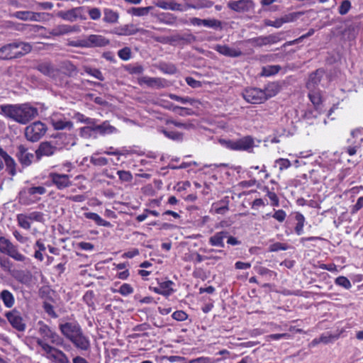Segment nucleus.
<instances>
[{
	"label": "nucleus",
	"mask_w": 363,
	"mask_h": 363,
	"mask_svg": "<svg viewBox=\"0 0 363 363\" xmlns=\"http://www.w3.org/2000/svg\"><path fill=\"white\" fill-rule=\"evenodd\" d=\"M0 113L5 117L20 123L26 124L38 115L36 108L28 104L0 105Z\"/></svg>",
	"instance_id": "f257e3e1"
},
{
	"label": "nucleus",
	"mask_w": 363,
	"mask_h": 363,
	"mask_svg": "<svg viewBox=\"0 0 363 363\" xmlns=\"http://www.w3.org/2000/svg\"><path fill=\"white\" fill-rule=\"evenodd\" d=\"M38 332L43 338V340L44 342L49 340L52 344L56 346H60L65 349L66 348L67 345L64 339L43 321L40 320L38 322Z\"/></svg>",
	"instance_id": "f03ea898"
},
{
	"label": "nucleus",
	"mask_w": 363,
	"mask_h": 363,
	"mask_svg": "<svg viewBox=\"0 0 363 363\" xmlns=\"http://www.w3.org/2000/svg\"><path fill=\"white\" fill-rule=\"evenodd\" d=\"M220 143L226 148L236 151H247L254 146L251 136H245L238 140H220Z\"/></svg>",
	"instance_id": "7ed1b4c3"
},
{
	"label": "nucleus",
	"mask_w": 363,
	"mask_h": 363,
	"mask_svg": "<svg viewBox=\"0 0 363 363\" xmlns=\"http://www.w3.org/2000/svg\"><path fill=\"white\" fill-rule=\"evenodd\" d=\"M36 342L48 354V357L53 359L55 363H70L69 358L62 351L44 342L43 339L38 338Z\"/></svg>",
	"instance_id": "20e7f679"
},
{
	"label": "nucleus",
	"mask_w": 363,
	"mask_h": 363,
	"mask_svg": "<svg viewBox=\"0 0 363 363\" xmlns=\"http://www.w3.org/2000/svg\"><path fill=\"white\" fill-rule=\"evenodd\" d=\"M110 43L108 39L101 35H89L82 40L72 42L70 45L74 47L95 48L105 47Z\"/></svg>",
	"instance_id": "39448f33"
},
{
	"label": "nucleus",
	"mask_w": 363,
	"mask_h": 363,
	"mask_svg": "<svg viewBox=\"0 0 363 363\" xmlns=\"http://www.w3.org/2000/svg\"><path fill=\"white\" fill-rule=\"evenodd\" d=\"M0 252L7 255L16 261L25 262L28 259L18 251L17 246L4 236L0 237Z\"/></svg>",
	"instance_id": "423d86ee"
},
{
	"label": "nucleus",
	"mask_w": 363,
	"mask_h": 363,
	"mask_svg": "<svg viewBox=\"0 0 363 363\" xmlns=\"http://www.w3.org/2000/svg\"><path fill=\"white\" fill-rule=\"evenodd\" d=\"M242 96L246 101L250 104H261L273 96V94H266L261 89L250 87L245 89Z\"/></svg>",
	"instance_id": "0eeeda50"
},
{
	"label": "nucleus",
	"mask_w": 363,
	"mask_h": 363,
	"mask_svg": "<svg viewBox=\"0 0 363 363\" xmlns=\"http://www.w3.org/2000/svg\"><path fill=\"white\" fill-rule=\"evenodd\" d=\"M46 125L40 122L35 121L25 128L26 138L33 143L38 141L46 133Z\"/></svg>",
	"instance_id": "6e6552de"
},
{
	"label": "nucleus",
	"mask_w": 363,
	"mask_h": 363,
	"mask_svg": "<svg viewBox=\"0 0 363 363\" xmlns=\"http://www.w3.org/2000/svg\"><path fill=\"white\" fill-rule=\"evenodd\" d=\"M61 333L69 341L79 334L82 329L77 323L67 322L59 325Z\"/></svg>",
	"instance_id": "1a4fd4ad"
},
{
	"label": "nucleus",
	"mask_w": 363,
	"mask_h": 363,
	"mask_svg": "<svg viewBox=\"0 0 363 363\" xmlns=\"http://www.w3.org/2000/svg\"><path fill=\"white\" fill-rule=\"evenodd\" d=\"M281 33H274L269 35H262L249 39L247 41L257 47H262L264 45L275 44L281 40Z\"/></svg>",
	"instance_id": "9d476101"
},
{
	"label": "nucleus",
	"mask_w": 363,
	"mask_h": 363,
	"mask_svg": "<svg viewBox=\"0 0 363 363\" xmlns=\"http://www.w3.org/2000/svg\"><path fill=\"white\" fill-rule=\"evenodd\" d=\"M6 317L13 328L18 331L23 332L26 330V325L23 321L20 313L13 309L6 313Z\"/></svg>",
	"instance_id": "9b49d317"
},
{
	"label": "nucleus",
	"mask_w": 363,
	"mask_h": 363,
	"mask_svg": "<svg viewBox=\"0 0 363 363\" xmlns=\"http://www.w3.org/2000/svg\"><path fill=\"white\" fill-rule=\"evenodd\" d=\"M48 177L58 189H64L72 185L70 176L68 174L51 172Z\"/></svg>",
	"instance_id": "f8f14e48"
},
{
	"label": "nucleus",
	"mask_w": 363,
	"mask_h": 363,
	"mask_svg": "<svg viewBox=\"0 0 363 363\" xmlns=\"http://www.w3.org/2000/svg\"><path fill=\"white\" fill-rule=\"evenodd\" d=\"M72 140L71 135L66 133H57L55 135L54 139L50 140L57 152L61 151L67 148Z\"/></svg>",
	"instance_id": "ddd939ff"
},
{
	"label": "nucleus",
	"mask_w": 363,
	"mask_h": 363,
	"mask_svg": "<svg viewBox=\"0 0 363 363\" xmlns=\"http://www.w3.org/2000/svg\"><path fill=\"white\" fill-rule=\"evenodd\" d=\"M57 151L54 148L50 141L41 142L35 150V157L38 161H40L43 157H52Z\"/></svg>",
	"instance_id": "4468645a"
},
{
	"label": "nucleus",
	"mask_w": 363,
	"mask_h": 363,
	"mask_svg": "<svg viewBox=\"0 0 363 363\" xmlns=\"http://www.w3.org/2000/svg\"><path fill=\"white\" fill-rule=\"evenodd\" d=\"M16 157L23 167H28L33 162L34 155L29 152L24 145H20L17 147Z\"/></svg>",
	"instance_id": "2eb2a0df"
},
{
	"label": "nucleus",
	"mask_w": 363,
	"mask_h": 363,
	"mask_svg": "<svg viewBox=\"0 0 363 363\" xmlns=\"http://www.w3.org/2000/svg\"><path fill=\"white\" fill-rule=\"evenodd\" d=\"M84 7H76L66 11H60L57 16L65 21L74 22L78 18L83 19Z\"/></svg>",
	"instance_id": "dca6fc26"
},
{
	"label": "nucleus",
	"mask_w": 363,
	"mask_h": 363,
	"mask_svg": "<svg viewBox=\"0 0 363 363\" xmlns=\"http://www.w3.org/2000/svg\"><path fill=\"white\" fill-rule=\"evenodd\" d=\"M17 45L15 42L6 44L0 48V60H9L17 58Z\"/></svg>",
	"instance_id": "f3484780"
},
{
	"label": "nucleus",
	"mask_w": 363,
	"mask_h": 363,
	"mask_svg": "<svg viewBox=\"0 0 363 363\" xmlns=\"http://www.w3.org/2000/svg\"><path fill=\"white\" fill-rule=\"evenodd\" d=\"M36 69L43 74L48 76L50 78L55 79L60 73L57 67H55L50 62H43L36 66Z\"/></svg>",
	"instance_id": "a211bd4d"
},
{
	"label": "nucleus",
	"mask_w": 363,
	"mask_h": 363,
	"mask_svg": "<svg viewBox=\"0 0 363 363\" xmlns=\"http://www.w3.org/2000/svg\"><path fill=\"white\" fill-rule=\"evenodd\" d=\"M213 49L222 55L229 57H238L243 55L239 48H230L227 45H216Z\"/></svg>",
	"instance_id": "6ab92c4d"
},
{
	"label": "nucleus",
	"mask_w": 363,
	"mask_h": 363,
	"mask_svg": "<svg viewBox=\"0 0 363 363\" xmlns=\"http://www.w3.org/2000/svg\"><path fill=\"white\" fill-rule=\"evenodd\" d=\"M228 7L236 12H245L253 7V2L252 0L230 1L228 3Z\"/></svg>",
	"instance_id": "aec40b11"
},
{
	"label": "nucleus",
	"mask_w": 363,
	"mask_h": 363,
	"mask_svg": "<svg viewBox=\"0 0 363 363\" xmlns=\"http://www.w3.org/2000/svg\"><path fill=\"white\" fill-rule=\"evenodd\" d=\"M70 342L77 349L82 351H88L91 347L90 340L89 337L84 334L83 330Z\"/></svg>",
	"instance_id": "412c9836"
},
{
	"label": "nucleus",
	"mask_w": 363,
	"mask_h": 363,
	"mask_svg": "<svg viewBox=\"0 0 363 363\" xmlns=\"http://www.w3.org/2000/svg\"><path fill=\"white\" fill-rule=\"evenodd\" d=\"M79 27L77 26L59 25L49 30L52 36H60L65 34L78 32Z\"/></svg>",
	"instance_id": "4be33fe9"
},
{
	"label": "nucleus",
	"mask_w": 363,
	"mask_h": 363,
	"mask_svg": "<svg viewBox=\"0 0 363 363\" xmlns=\"http://www.w3.org/2000/svg\"><path fill=\"white\" fill-rule=\"evenodd\" d=\"M140 83H144L151 88L161 89L167 86V81L162 78L143 77L140 79Z\"/></svg>",
	"instance_id": "5701e85b"
},
{
	"label": "nucleus",
	"mask_w": 363,
	"mask_h": 363,
	"mask_svg": "<svg viewBox=\"0 0 363 363\" xmlns=\"http://www.w3.org/2000/svg\"><path fill=\"white\" fill-rule=\"evenodd\" d=\"M43 14L29 11H20L15 12L13 16L22 21H39L40 16Z\"/></svg>",
	"instance_id": "b1692460"
},
{
	"label": "nucleus",
	"mask_w": 363,
	"mask_h": 363,
	"mask_svg": "<svg viewBox=\"0 0 363 363\" xmlns=\"http://www.w3.org/2000/svg\"><path fill=\"white\" fill-rule=\"evenodd\" d=\"M58 69L60 72L69 77H74L77 74L76 66L69 61L62 62Z\"/></svg>",
	"instance_id": "393cba45"
},
{
	"label": "nucleus",
	"mask_w": 363,
	"mask_h": 363,
	"mask_svg": "<svg viewBox=\"0 0 363 363\" xmlns=\"http://www.w3.org/2000/svg\"><path fill=\"white\" fill-rule=\"evenodd\" d=\"M228 233L225 230L216 233L213 236L209 238V243L212 246L224 247V239L228 238Z\"/></svg>",
	"instance_id": "a878e982"
},
{
	"label": "nucleus",
	"mask_w": 363,
	"mask_h": 363,
	"mask_svg": "<svg viewBox=\"0 0 363 363\" xmlns=\"http://www.w3.org/2000/svg\"><path fill=\"white\" fill-rule=\"evenodd\" d=\"M155 5L163 9L180 11H183L182 5L176 2L174 0H159L155 3Z\"/></svg>",
	"instance_id": "bb28decb"
},
{
	"label": "nucleus",
	"mask_w": 363,
	"mask_h": 363,
	"mask_svg": "<svg viewBox=\"0 0 363 363\" xmlns=\"http://www.w3.org/2000/svg\"><path fill=\"white\" fill-rule=\"evenodd\" d=\"M94 131H98L100 134H111L116 132V128L111 125L109 122L106 121L100 125H95L93 126Z\"/></svg>",
	"instance_id": "cd10ccee"
},
{
	"label": "nucleus",
	"mask_w": 363,
	"mask_h": 363,
	"mask_svg": "<svg viewBox=\"0 0 363 363\" xmlns=\"http://www.w3.org/2000/svg\"><path fill=\"white\" fill-rule=\"evenodd\" d=\"M323 75V71L321 69H317L315 72L310 74L308 82L307 83V87L309 89H313L318 85Z\"/></svg>",
	"instance_id": "c85d7f7f"
},
{
	"label": "nucleus",
	"mask_w": 363,
	"mask_h": 363,
	"mask_svg": "<svg viewBox=\"0 0 363 363\" xmlns=\"http://www.w3.org/2000/svg\"><path fill=\"white\" fill-rule=\"evenodd\" d=\"M14 278L21 284H29L32 281V274L28 270H18L15 272Z\"/></svg>",
	"instance_id": "c756f323"
},
{
	"label": "nucleus",
	"mask_w": 363,
	"mask_h": 363,
	"mask_svg": "<svg viewBox=\"0 0 363 363\" xmlns=\"http://www.w3.org/2000/svg\"><path fill=\"white\" fill-rule=\"evenodd\" d=\"M0 298L6 308H10L14 305V296L9 290H3L0 294Z\"/></svg>",
	"instance_id": "7c9ffc66"
},
{
	"label": "nucleus",
	"mask_w": 363,
	"mask_h": 363,
	"mask_svg": "<svg viewBox=\"0 0 363 363\" xmlns=\"http://www.w3.org/2000/svg\"><path fill=\"white\" fill-rule=\"evenodd\" d=\"M140 29L138 28L135 25L133 24H128L124 25L123 26L119 27L117 28L116 33L118 35H130L135 34L136 33L139 32Z\"/></svg>",
	"instance_id": "2f4dec72"
},
{
	"label": "nucleus",
	"mask_w": 363,
	"mask_h": 363,
	"mask_svg": "<svg viewBox=\"0 0 363 363\" xmlns=\"http://www.w3.org/2000/svg\"><path fill=\"white\" fill-rule=\"evenodd\" d=\"M84 215L86 218L95 221L98 225L104 227H109L111 225V223L108 221L104 220L99 215L96 213L87 212L84 213Z\"/></svg>",
	"instance_id": "473e14b6"
},
{
	"label": "nucleus",
	"mask_w": 363,
	"mask_h": 363,
	"mask_svg": "<svg viewBox=\"0 0 363 363\" xmlns=\"http://www.w3.org/2000/svg\"><path fill=\"white\" fill-rule=\"evenodd\" d=\"M52 125L55 130H71L73 128V123L70 121H66V120H62V119H57L52 120Z\"/></svg>",
	"instance_id": "72a5a7b5"
},
{
	"label": "nucleus",
	"mask_w": 363,
	"mask_h": 363,
	"mask_svg": "<svg viewBox=\"0 0 363 363\" xmlns=\"http://www.w3.org/2000/svg\"><path fill=\"white\" fill-rule=\"evenodd\" d=\"M17 45V58L21 57L26 54L29 53L32 50V46L28 43L21 41H15Z\"/></svg>",
	"instance_id": "f704fd0d"
},
{
	"label": "nucleus",
	"mask_w": 363,
	"mask_h": 363,
	"mask_svg": "<svg viewBox=\"0 0 363 363\" xmlns=\"http://www.w3.org/2000/svg\"><path fill=\"white\" fill-rule=\"evenodd\" d=\"M152 9V6L133 7L128 11V13L135 16H147Z\"/></svg>",
	"instance_id": "c9c22d12"
},
{
	"label": "nucleus",
	"mask_w": 363,
	"mask_h": 363,
	"mask_svg": "<svg viewBox=\"0 0 363 363\" xmlns=\"http://www.w3.org/2000/svg\"><path fill=\"white\" fill-rule=\"evenodd\" d=\"M104 12V16L103 18L104 21L108 23H114L118 21V13H116L109 9H105Z\"/></svg>",
	"instance_id": "e433bc0d"
},
{
	"label": "nucleus",
	"mask_w": 363,
	"mask_h": 363,
	"mask_svg": "<svg viewBox=\"0 0 363 363\" xmlns=\"http://www.w3.org/2000/svg\"><path fill=\"white\" fill-rule=\"evenodd\" d=\"M173 282L172 281H166L159 284L160 289L161 291V295L164 296H169L171 295L174 290L172 288L173 285Z\"/></svg>",
	"instance_id": "4c0bfd02"
},
{
	"label": "nucleus",
	"mask_w": 363,
	"mask_h": 363,
	"mask_svg": "<svg viewBox=\"0 0 363 363\" xmlns=\"http://www.w3.org/2000/svg\"><path fill=\"white\" fill-rule=\"evenodd\" d=\"M295 219L297 221L296 225L295 227V232L297 235H300L303 233V231L305 218L303 214L297 212L295 214Z\"/></svg>",
	"instance_id": "58836bf2"
},
{
	"label": "nucleus",
	"mask_w": 363,
	"mask_h": 363,
	"mask_svg": "<svg viewBox=\"0 0 363 363\" xmlns=\"http://www.w3.org/2000/svg\"><path fill=\"white\" fill-rule=\"evenodd\" d=\"M16 220L18 225L22 228L26 230L30 229L31 224L30 222L27 218L26 213L18 214Z\"/></svg>",
	"instance_id": "ea45409f"
},
{
	"label": "nucleus",
	"mask_w": 363,
	"mask_h": 363,
	"mask_svg": "<svg viewBox=\"0 0 363 363\" xmlns=\"http://www.w3.org/2000/svg\"><path fill=\"white\" fill-rule=\"evenodd\" d=\"M26 216L30 223L33 221L43 223L44 221V214L42 212L33 211L26 213Z\"/></svg>",
	"instance_id": "a19ab883"
},
{
	"label": "nucleus",
	"mask_w": 363,
	"mask_h": 363,
	"mask_svg": "<svg viewBox=\"0 0 363 363\" xmlns=\"http://www.w3.org/2000/svg\"><path fill=\"white\" fill-rule=\"evenodd\" d=\"M6 171L11 176H15L16 174V163L15 160L11 157L10 158H7L6 160L4 161Z\"/></svg>",
	"instance_id": "79ce46f5"
},
{
	"label": "nucleus",
	"mask_w": 363,
	"mask_h": 363,
	"mask_svg": "<svg viewBox=\"0 0 363 363\" xmlns=\"http://www.w3.org/2000/svg\"><path fill=\"white\" fill-rule=\"evenodd\" d=\"M281 67L279 65H269L262 68V74L269 77L278 73Z\"/></svg>",
	"instance_id": "37998d69"
},
{
	"label": "nucleus",
	"mask_w": 363,
	"mask_h": 363,
	"mask_svg": "<svg viewBox=\"0 0 363 363\" xmlns=\"http://www.w3.org/2000/svg\"><path fill=\"white\" fill-rule=\"evenodd\" d=\"M84 71L88 74L93 76L94 78H96L100 81L104 80V77L102 72L98 69L86 67L84 68Z\"/></svg>",
	"instance_id": "c03bdc74"
},
{
	"label": "nucleus",
	"mask_w": 363,
	"mask_h": 363,
	"mask_svg": "<svg viewBox=\"0 0 363 363\" xmlns=\"http://www.w3.org/2000/svg\"><path fill=\"white\" fill-rule=\"evenodd\" d=\"M158 19L160 22L167 25H173L176 21V18L171 13H163Z\"/></svg>",
	"instance_id": "a18cd8bd"
},
{
	"label": "nucleus",
	"mask_w": 363,
	"mask_h": 363,
	"mask_svg": "<svg viewBox=\"0 0 363 363\" xmlns=\"http://www.w3.org/2000/svg\"><path fill=\"white\" fill-rule=\"evenodd\" d=\"M203 26L212 28H221V21L217 19H203Z\"/></svg>",
	"instance_id": "49530a36"
},
{
	"label": "nucleus",
	"mask_w": 363,
	"mask_h": 363,
	"mask_svg": "<svg viewBox=\"0 0 363 363\" xmlns=\"http://www.w3.org/2000/svg\"><path fill=\"white\" fill-rule=\"evenodd\" d=\"M335 284L342 286L346 289H349L352 287V284L350 281L345 277L340 276L335 279Z\"/></svg>",
	"instance_id": "de8ad7c7"
},
{
	"label": "nucleus",
	"mask_w": 363,
	"mask_h": 363,
	"mask_svg": "<svg viewBox=\"0 0 363 363\" xmlns=\"http://www.w3.org/2000/svg\"><path fill=\"white\" fill-rule=\"evenodd\" d=\"M220 361V359H213L209 357H200L191 359L189 363H217Z\"/></svg>",
	"instance_id": "09e8293b"
},
{
	"label": "nucleus",
	"mask_w": 363,
	"mask_h": 363,
	"mask_svg": "<svg viewBox=\"0 0 363 363\" xmlns=\"http://www.w3.org/2000/svg\"><path fill=\"white\" fill-rule=\"evenodd\" d=\"M126 70L131 74H141L143 71V67L141 65H129L125 67Z\"/></svg>",
	"instance_id": "8fccbe9b"
},
{
	"label": "nucleus",
	"mask_w": 363,
	"mask_h": 363,
	"mask_svg": "<svg viewBox=\"0 0 363 363\" xmlns=\"http://www.w3.org/2000/svg\"><path fill=\"white\" fill-rule=\"evenodd\" d=\"M162 133L168 138L173 140L180 141L182 140V134L177 131H168L167 130H162Z\"/></svg>",
	"instance_id": "3c124183"
},
{
	"label": "nucleus",
	"mask_w": 363,
	"mask_h": 363,
	"mask_svg": "<svg viewBox=\"0 0 363 363\" xmlns=\"http://www.w3.org/2000/svg\"><path fill=\"white\" fill-rule=\"evenodd\" d=\"M117 174L123 182H130L133 180V175L129 171L118 170Z\"/></svg>",
	"instance_id": "603ef678"
},
{
	"label": "nucleus",
	"mask_w": 363,
	"mask_h": 363,
	"mask_svg": "<svg viewBox=\"0 0 363 363\" xmlns=\"http://www.w3.org/2000/svg\"><path fill=\"white\" fill-rule=\"evenodd\" d=\"M299 15H300L299 13L293 12V13H290L285 14V15L282 16L281 17L282 24L295 21Z\"/></svg>",
	"instance_id": "864d4df0"
},
{
	"label": "nucleus",
	"mask_w": 363,
	"mask_h": 363,
	"mask_svg": "<svg viewBox=\"0 0 363 363\" xmlns=\"http://www.w3.org/2000/svg\"><path fill=\"white\" fill-rule=\"evenodd\" d=\"M350 9V1L349 0H344L338 8V12L340 15H345L348 13Z\"/></svg>",
	"instance_id": "5fc2aeb1"
},
{
	"label": "nucleus",
	"mask_w": 363,
	"mask_h": 363,
	"mask_svg": "<svg viewBox=\"0 0 363 363\" xmlns=\"http://www.w3.org/2000/svg\"><path fill=\"white\" fill-rule=\"evenodd\" d=\"M43 307L45 312L50 317L53 318H57L58 317L57 314L54 310V307L50 303L48 302H44Z\"/></svg>",
	"instance_id": "6e6d98bb"
},
{
	"label": "nucleus",
	"mask_w": 363,
	"mask_h": 363,
	"mask_svg": "<svg viewBox=\"0 0 363 363\" xmlns=\"http://www.w3.org/2000/svg\"><path fill=\"white\" fill-rule=\"evenodd\" d=\"M289 249V245L286 243L275 242L269 246L270 252H277L279 250H286Z\"/></svg>",
	"instance_id": "4d7b16f0"
},
{
	"label": "nucleus",
	"mask_w": 363,
	"mask_h": 363,
	"mask_svg": "<svg viewBox=\"0 0 363 363\" xmlns=\"http://www.w3.org/2000/svg\"><path fill=\"white\" fill-rule=\"evenodd\" d=\"M212 6L213 2L208 0H201L196 5L188 4V7L192 9L210 8Z\"/></svg>",
	"instance_id": "13d9d810"
},
{
	"label": "nucleus",
	"mask_w": 363,
	"mask_h": 363,
	"mask_svg": "<svg viewBox=\"0 0 363 363\" xmlns=\"http://www.w3.org/2000/svg\"><path fill=\"white\" fill-rule=\"evenodd\" d=\"M118 55L123 60H128L131 57V50L125 47L118 52Z\"/></svg>",
	"instance_id": "bf43d9fd"
},
{
	"label": "nucleus",
	"mask_w": 363,
	"mask_h": 363,
	"mask_svg": "<svg viewBox=\"0 0 363 363\" xmlns=\"http://www.w3.org/2000/svg\"><path fill=\"white\" fill-rule=\"evenodd\" d=\"M118 292L122 295V296H128L129 294H131L132 293H133V287L129 284H123L119 290H118Z\"/></svg>",
	"instance_id": "052dcab7"
},
{
	"label": "nucleus",
	"mask_w": 363,
	"mask_h": 363,
	"mask_svg": "<svg viewBox=\"0 0 363 363\" xmlns=\"http://www.w3.org/2000/svg\"><path fill=\"white\" fill-rule=\"evenodd\" d=\"M90 162L91 164L96 166H104L108 164V159L106 157H91Z\"/></svg>",
	"instance_id": "680f3d73"
},
{
	"label": "nucleus",
	"mask_w": 363,
	"mask_h": 363,
	"mask_svg": "<svg viewBox=\"0 0 363 363\" xmlns=\"http://www.w3.org/2000/svg\"><path fill=\"white\" fill-rule=\"evenodd\" d=\"M46 192V189L44 186H33L28 189V193L30 195L40 194L43 195Z\"/></svg>",
	"instance_id": "e2e57ef3"
},
{
	"label": "nucleus",
	"mask_w": 363,
	"mask_h": 363,
	"mask_svg": "<svg viewBox=\"0 0 363 363\" xmlns=\"http://www.w3.org/2000/svg\"><path fill=\"white\" fill-rule=\"evenodd\" d=\"M275 163L279 165V170L288 169L291 166V162L288 159L279 158L275 161Z\"/></svg>",
	"instance_id": "0e129e2a"
},
{
	"label": "nucleus",
	"mask_w": 363,
	"mask_h": 363,
	"mask_svg": "<svg viewBox=\"0 0 363 363\" xmlns=\"http://www.w3.org/2000/svg\"><path fill=\"white\" fill-rule=\"evenodd\" d=\"M262 91H266V94H273V96H275L279 91L278 85L275 83L268 84L264 89Z\"/></svg>",
	"instance_id": "69168bd1"
},
{
	"label": "nucleus",
	"mask_w": 363,
	"mask_h": 363,
	"mask_svg": "<svg viewBox=\"0 0 363 363\" xmlns=\"http://www.w3.org/2000/svg\"><path fill=\"white\" fill-rule=\"evenodd\" d=\"M172 317L176 320L183 321L187 318L188 315L183 311H177L172 313Z\"/></svg>",
	"instance_id": "338daca9"
},
{
	"label": "nucleus",
	"mask_w": 363,
	"mask_h": 363,
	"mask_svg": "<svg viewBox=\"0 0 363 363\" xmlns=\"http://www.w3.org/2000/svg\"><path fill=\"white\" fill-rule=\"evenodd\" d=\"M89 17L92 20H99L101 18V11L98 8H91L88 11Z\"/></svg>",
	"instance_id": "774afa93"
}]
</instances>
